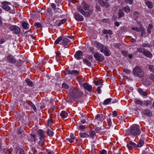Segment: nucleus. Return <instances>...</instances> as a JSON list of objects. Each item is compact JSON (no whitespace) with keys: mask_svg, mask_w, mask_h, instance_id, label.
Here are the masks:
<instances>
[{"mask_svg":"<svg viewBox=\"0 0 154 154\" xmlns=\"http://www.w3.org/2000/svg\"><path fill=\"white\" fill-rule=\"evenodd\" d=\"M141 131L139 126L137 124H134L132 125L129 129L128 130L126 133V135H128L131 134L134 136L140 135Z\"/></svg>","mask_w":154,"mask_h":154,"instance_id":"obj_1","label":"nucleus"},{"mask_svg":"<svg viewBox=\"0 0 154 154\" xmlns=\"http://www.w3.org/2000/svg\"><path fill=\"white\" fill-rule=\"evenodd\" d=\"M69 94L73 98L77 99L80 97L83 94L79 89L73 88H71Z\"/></svg>","mask_w":154,"mask_h":154,"instance_id":"obj_2","label":"nucleus"},{"mask_svg":"<svg viewBox=\"0 0 154 154\" xmlns=\"http://www.w3.org/2000/svg\"><path fill=\"white\" fill-rule=\"evenodd\" d=\"M132 72L134 75L139 77H142L143 75L141 68L138 66H136L134 68Z\"/></svg>","mask_w":154,"mask_h":154,"instance_id":"obj_3","label":"nucleus"},{"mask_svg":"<svg viewBox=\"0 0 154 154\" xmlns=\"http://www.w3.org/2000/svg\"><path fill=\"white\" fill-rule=\"evenodd\" d=\"M105 118V116L103 115L102 114H99L97 115L94 119V122L97 123L96 124L95 126H97L100 124V122H102Z\"/></svg>","mask_w":154,"mask_h":154,"instance_id":"obj_4","label":"nucleus"},{"mask_svg":"<svg viewBox=\"0 0 154 154\" xmlns=\"http://www.w3.org/2000/svg\"><path fill=\"white\" fill-rule=\"evenodd\" d=\"M94 57L97 61L102 62L104 59V56L98 52L95 53L94 55Z\"/></svg>","mask_w":154,"mask_h":154,"instance_id":"obj_5","label":"nucleus"},{"mask_svg":"<svg viewBox=\"0 0 154 154\" xmlns=\"http://www.w3.org/2000/svg\"><path fill=\"white\" fill-rule=\"evenodd\" d=\"M10 29L11 31L14 32L15 34H19L20 31V29L16 26H12L10 27Z\"/></svg>","mask_w":154,"mask_h":154,"instance_id":"obj_6","label":"nucleus"},{"mask_svg":"<svg viewBox=\"0 0 154 154\" xmlns=\"http://www.w3.org/2000/svg\"><path fill=\"white\" fill-rule=\"evenodd\" d=\"M74 17L75 20L78 21H82L84 20V18L80 14L76 12L74 14Z\"/></svg>","mask_w":154,"mask_h":154,"instance_id":"obj_7","label":"nucleus"},{"mask_svg":"<svg viewBox=\"0 0 154 154\" xmlns=\"http://www.w3.org/2000/svg\"><path fill=\"white\" fill-rule=\"evenodd\" d=\"M83 53L81 51H79L76 52L74 56L77 60H79L82 58Z\"/></svg>","mask_w":154,"mask_h":154,"instance_id":"obj_8","label":"nucleus"},{"mask_svg":"<svg viewBox=\"0 0 154 154\" xmlns=\"http://www.w3.org/2000/svg\"><path fill=\"white\" fill-rule=\"evenodd\" d=\"M7 59L8 61L11 63H14L16 62L15 58L11 55H8L7 57Z\"/></svg>","mask_w":154,"mask_h":154,"instance_id":"obj_9","label":"nucleus"},{"mask_svg":"<svg viewBox=\"0 0 154 154\" xmlns=\"http://www.w3.org/2000/svg\"><path fill=\"white\" fill-rule=\"evenodd\" d=\"M98 2L102 7L105 6L106 8H109V4L103 0H98Z\"/></svg>","mask_w":154,"mask_h":154,"instance_id":"obj_10","label":"nucleus"},{"mask_svg":"<svg viewBox=\"0 0 154 154\" xmlns=\"http://www.w3.org/2000/svg\"><path fill=\"white\" fill-rule=\"evenodd\" d=\"M84 88L89 92H91L92 90V86L88 83H85L83 85Z\"/></svg>","mask_w":154,"mask_h":154,"instance_id":"obj_11","label":"nucleus"},{"mask_svg":"<svg viewBox=\"0 0 154 154\" xmlns=\"http://www.w3.org/2000/svg\"><path fill=\"white\" fill-rule=\"evenodd\" d=\"M142 114L145 116H152V113L149 110L147 109H144L142 112Z\"/></svg>","mask_w":154,"mask_h":154,"instance_id":"obj_12","label":"nucleus"},{"mask_svg":"<svg viewBox=\"0 0 154 154\" xmlns=\"http://www.w3.org/2000/svg\"><path fill=\"white\" fill-rule=\"evenodd\" d=\"M37 134L40 137V139L43 140L45 138V133L44 131L41 129H39L37 131Z\"/></svg>","mask_w":154,"mask_h":154,"instance_id":"obj_13","label":"nucleus"},{"mask_svg":"<svg viewBox=\"0 0 154 154\" xmlns=\"http://www.w3.org/2000/svg\"><path fill=\"white\" fill-rule=\"evenodd\" d=\"M77 10L80 12L83 15L85 16H88V14L84 11L82 7L79 6L77 7Z\"/></svg>","mask_w":154,"mask_h":154,"instance_id":"obj_14","label":"nucleus"},{"mask_svg":"<svg viewBox=\"0 0 154 154\" xmlns=\"http://www.w3.org/2000/svg\"><path fill=\"white\" fill-rule=\"evenodd\" d=\"M136 144L131 141H129V143H128L127 145V146L128 149H132L133 148H135L136 147Z\"/></svg>","mask_w":154,"mask_h":154,"instance_id":"obj_15","label":"nucleus"},{"mask_svg":"<svg viewBox=\"0 0 154 154\" xmlns=\"http://www.w3.org/2000/svg\"><path fill=\"white\" fill-rule=\"evenodd\" d=\"M79 135L81 138H88L89 137V135L88 134V131L86 132L80 133Z\"/></svg>","mask_w":154,"mask_h":154,"instance_id":"obj_16","label":"nucleus"},{"mask_svg":"<svg viewBox=\"0 0 154 154\" xmlns=\"http://www.w3.org/2000/svg\"><path fill=\"white\" fill-rule=\"evenodd\" d=\"M143 54L149 58H151L152 56V54L149 51L146 50H145Z\"/></svg>","mask_w":154,"mask_h":154,"instance_id":"obj_17","label":"nucleus"},{"mask_svg":"<svg viewBox=\"0 0 154 154\" xmlns=\"http://www.w3.org/2000/svg\"><path fill=\"white\" fill-rule=\"evenodd\" d=\"M94 45L96 47L98 48H100L101 47H103V45L97 41H96L94 42Z\"/></svg>","mask_w":154,"mask_h":154,"instance_id":"obj_18","label":"nucleus"},{"mask_svg":"<svg viewBox=\"0 0 154 154\" xmlns=\"http://www.w3.org/2000/svg\"><path fill=\"white\" fill-rule=\"evenodd\" d=\"M70 40L66 38H63L62 42V45L64 46H65L67 44L69 43Z\"/></svg>","mask_w":154,"mask_h":154,"instance_id":"obj_19","label":"nucleus"},{"mask_svg":"<svg viewBox=\"0 0 154 154\" xmlns=\"http://www.w3.org/2000/svg\"><path fill=\"white\" fill-rule=\"evenodd\" d=\"M27 103H28V104L29 105H30L31 106V107L34 110L35 112H36L37 111V109L35 106L31 101H28Z\"/></svg>","mask_w":154,"mask_h":154,"instance_id":"obj_20","label":"nucleus"},{"mask_svg":"<svg viewBox=\"0 0 154 154\" xmlns=\"http://www.w3.org/2000/svg\"><path fill=\"white\" fill-rule=\"evenodd\" d=\"M119 14V18L120 19L121 18L124 16V14L122 10L121 9H119L118 11Z\"/></svg>","mask_w":154,"mask_h":154,"instance_id":"obj_21","label":"nucleus"},{"mask_svg":"<svg viewBox=\"0 0 154 154\" xmlns=\"http://www.w3.org/2000/svg\"><path fill=\"white\" fill-rule=\"evenodd\" d=\"M25 81L28 85L31 87H32L33 86V83L30 79H26L25 80Z\"/></svg>","mask_w":154,"mask_h":154,"instance_id":"obj_22","label":"nucleus"},{"mask_svg":"<svg viewBox=\"0 0 154 154\" xmlns=\"http://www.w3.org/2000/svg\"><path fill=\"white\" fill-rule=\"evenodd\" d=\"M68 114L65 111H62L60 114V116L62 118H65L67 117Z\"/></svg>","mask_w":154,"mask_h":154,"instance_id":"obj_23","label":"nucleus"},{"mask_svg":"<svg viewBox=\"0 0 154 154\" xmlns=\"http://www.w3.org/2000/svg\"><path fill=\"white\" fill-rule=\"evenodd\" d=\"M83 61L84 64H86L88 66L90 67L91 65V62L86 59H83Z\"/></svg>","mask_w":154,"mask_h":154,"instance_id":"obj_24","label":"nucleus"},{"mask_svg":"<svg viewBox=\"0 0 154 154\" xmlns=\"http://www.w3.org/2000/svg\"><path fill=\"white\" fill-rule=\"evenodd\" d=\"M82 5L85 10H88L89 8V5L86 4L85 2H82Z\"/></svg>","mask_w":154,"mask_h":154,"instance_id":"obj_25","label":"nucleus"},{"mask_svg":"<svg viewBox=\"0 0 154 154\" xmlns=\"http://www.w3.org/2000/svg\"><path fill=\"white\" fill-rule=\"evenodd\" d=\"M47 133L48 135L49 136H52L54 135V132L51 129H48Z\"/></svg>","mask_w":154,"mask_h":154,"instance_id":"obj_26","label":"nucleus"},{"mask_svg":"<svg viewBox=\"0 0 154 154\" xmlns=\"http://www.w3.org/2000/svg\"><path fill=\"white\" fill-rule=\"evenodd\" d=\"M138 92L140 93V94H142L143 95L146 96V92L145 91H143L142 89L140 88H139L138 89Z\"/></svg>","mask_w":154,"mask_h":154,"instance_id":"obj_27","label":"nucleus"},{"mask_svg":"<svg viewBox=\"0 0 154 154\" xmlns=\"http://www.w3.org/2000/svg\"><path fill=\"white\" fill-rule=\"evenodd\" d=\"M122 10L125 12L128 13L130 11V9L129 7L127 6L125 7H124L122 8Z\"/></svg>","mask_w":154,"mask_h":154,"instance_id":"obj_28","label":"nucleus"},{"mask_svg":"<svg viewBox=\"0 0 154 154\" xmlns=\"http://www.w3.org/2000/svg\"><path fill=\"white\" fill-rule=\"evenodd\" d=\"M31 32H29V31H27L24 33V35L25 36L26 38L27 39H29L30 36V33Z\"/></svg>","mask_w":154,"mask_h":154,"instance_id":"obj_29","label":"nucleus"},{"mask_svg":"<svg viewBox=\"0 0 154 154\" xmlns=\"http://www.w3.org/2000/svg\"><path fill=\"white\" fill-rule=\"evenodd\" d=\"M88 134H89V136H90L91 137L93 138V137L96 135V132L92 130L89 131Z\"/></svg>","mask_w":154,"mask_h":154,"instance_id":"obj_30","label":"nucleus"},{"mask_svg":"<svg viewBox=\"0 0 154 154\" xmlns=\"http://www.w3.org/2000/svg\"><path fill=\"white\" fill-rule=\"evenodd\" d=\"M22 25L24 29H28L29 26V25L25 22H23L22 23Z\"/></svg>","mask_w":154,"mask_h":154,"instance_id":"obj_31","label":"nucleus"},{"mask_svg":"<svg viewBox=\"0 0 154 154\" xmlns=\"http://www.w3.org/2000/svg\"><path fill=\"white\" fill-rule=\"evenodd\" d=\"M111 98H108L106 99L103 103V104L106 105L108 104L111 101Z\"/></svg>","mask_w":154,"mask_h":154,"instance_id":"obj_32","label":"nucleus"},{"mask_svg":"<svg viewBox=\"0 0 154 154\" xmlns=\"http://www.w3.org/2000/svg\"><path fill=\"white\" fill-rule=\"evenodd\" d=\"M2 8L6 11H9L10 9V8L8 5H4L2 6Z\"/></svg>","mask_w":154,"mask_h":154,"instance_id":"obj_33","label":"nucleus"},{"mask_svg":"<svg viewBox=\"0 0 154 154\" xmlns=\"http://www.w3.org/2000/svg\"><path fill=\"white\" fill-rule=\"evenodd\" d=\"M17 154H25L23 150L21 149L20 148L18 149L17 151Z\"/></svg>","mask_w":154,"mask_h":154,"instance_id":"obj_34","label":"nucleus"},{"mask_svg":"<svg viewBox=\"0 0 154 154\" xmlns=\"http://www.w3.org/2000/svg\"><path fill=\"white\" fill-rule=\"evenodd\" d=\"M148 69L151 72L154 73V66L152 65H149L148 66Z\"/></svg>","mask_w":154,"mask_h":154,"instance_id":"obj_35","label":"nucleus"},{"mask_svg":"<svg viewBox=\"0 0 154 154\" xmlns=\"http://www.w3.org/2000/svg\"><path fill=\"white\" fill-rule=\"evenodd\" d=\"M146 4V5L148 7V8L149 9H151L152 8V3L149 1H147Z\"/></svg>","mask_w":154,"mask_h":154,"instance_id":"obj_36","label":"nucleus"},{"mask_svg":"<svg viewBox=\"0 0 154 154\" xmlns=\"http://www.w3.org/2000/svg\"><path fill=\"white\" fill-rule=\"evenodd\" d=\"M62 37L61 36L58 38L54 42L55 44H58L62 39Z\"/></svg>","mask_w":154,"mask_h":154,"instance_id":"obj_37","label":"nucleus"},{"mask_svg":"<svg viewBox=\"0 0 154 154\" xmlns=\"http://www.w3.org/2000/svg\"><path fill=\"white\" fill-rule=\"evenodd\" d=\"M30 135L31 136V139L32 141L35 142L36 140L35 138L36 135L34 134H31Z\"/></svg>","mask_w":154,"mask_h":154,"instance_id":"obj_38","label":"nucleus"},{"mask_svg":"<svg viewBox=\"0 0 154 154\" xmlns=\"http://www.w3.org/2000/svg\"><path fill=\"white\" fill-rule=\"evenodd\" d=\"M79 74V72L77 70H72L71 71V75H75Z\"/></svg>","mask_w":154,"mask_h":154,"instance_id":"obj_39","label":"nucleus"},{"mask_svg":"<svg viewBox=\"0 0 154 154\" xmlns=\"http://www.w3.org/2000/svg\"><path fill=\"white\" fill-rule=\"evenodd\" d=\"M144 143V141L142 140H140L138 143V146L139 147L142 146Z\"/></svg>","mask_w":154,"mask_h":154,"instance_id":"obj_40","label":"nucleus"},{"mask_svg":"<svg viewBox=\"0 0 154 154\" xmlns=\"http://www.w3.org/2000/svg\"><path fill=\"white\" fill-rule=\"evenodd\" d=\"M143 47L150 48L152 46V45L148 43H144L142 45Z\"/></svg>","mask_w":154,"mask_h":154,"instance_id":"obj_41","label":"nucleus"},{"mask_svg":"<svg viewBox=\"0 0 154 154\" xmlns=\"http://www.w3.org/2000/svg\"><path fill=\"white\" fill-rule=\"evenodd\" d=\"M134 19L135 20H137L139 17V12L135 11L134 13Z\"/></svg>","mask_w":154,"mask_h":154,"instance_id":"obj_42","label":"nucleus"},{"mask_svg":"<svg viewBox=\"0 0 154 154\" xmlns=\"http://www.w3.org/2000/svg\"><path fill=\"white\" fill-rule=\"evenodd\" d=\"M101 47L100 49V51L102 53H104L105 52V50L107 49V48L106 47H104L103 45V47Z\"/></svg>","mask_w":154,"mask_h":154,"instance_id":"obj_43","label":"nucleus"},{"mask_svg":"<svg viewBox=\"0 0 154 154\" xmlns=\"http://www.w3.org/2000/svg\"><path fill=\"white\" fill-rule=\"evenodd\" d=\"M66 21V20L65 19H62L61 21H60L59 23L58 24V26H60L61 24H63L65 23Z\"/></svg>","mask_w":154,"mask_h":154,"instance_id":"obj_44","label":"nucleus"},{"mask_svg":"<svg viewBox=\"0 0 154 154\" xmlns=\"http://www.w3.org/2000/svg\"><path fill=\"white\" fill-rule=\"evenodd\" d=\"M79 129L80 130H85V126L81 125V124H79V127H78Z\"/></svg>","mask_w":154,"mask_h":154,"instance_id":"obj_45","label":"nucleus"},{"mask_svg":"<svg viewBox=\"0 0 154 154\" xmlns=\"http://www.w3.org/2000/svg\"><path fill=\"white\" fill-rule=\"evenodd\" d=\"M34 25L36 27V28H41L42 27L41 24L39 23H34Z\"/></svg>","mask_w":154,"mask_h":154,"instance_id":"obj_46","label":"nucleus"},{"mask_svg":"<svg viewBox=\"0 0 154 154\" xmlns=\"http://www.w3.org/2000/svg\"><path fill=\"white\" fill-rule=\"evenodd\" d=\"M151 103V102L149 100H146L144 102V104L146 106H148V105H150Z\"/></svg>","mask_w":154,"mask_h":154,"instance_id":"obj_47","label":"nucleus"},{"mask_svg":"<svg viewBox=\"0 0 154 154\" xmlns=\"http://www.w3.org/2000/svg\"><path fill=\"white\" fill-rule=\"evenodd\" d=\"M86 58L87 59L91 60V62H92V60L93 59V56L91 55H88Z\"/></svg>","mask_w":154,"mask_h":154,"instance_id":"obj_48","label":"nucleus"},{"mask_svg":"<svg viewBox=\"0 0 154 154\" xmlns=\"http://www.w3.org/2000/svg\"><path fill=\"white\" fill-rule=\"evenodd\" d=\"M94 83L96 85H98L102 84L101 81V80H99L95 82Z\"/></svg>","mask_w":154,"mask_h":154,"instance_id":"obj_49","label":"nucleus"},{"mask_svg":"<svg viewBox=\"0 0 154 154\" xmlns=\"http://www.w3.org/2000/svg\"><path fill=\"white\" fill-rule=\"evenodd\" d=\"M2 151L4 152L5 153V154L6 153L7 154H11V152L9 151H8V149H3Z\"/></svg>","mask_w":154,"mask_h":154,"instance_id":"obj_50","label":"nucleus"},{"mask_svg":"<svg viewBox=\"0 0 154 154\" xmlns=\"http://www.w3.org/2000/svg\"><path fill=\"white\" fill-rule=\"evenodd\" d=\"M135 103L137 104H138L140 105H142L143 102L142 101L140 100H136Z\"/></svg>","mask_w":154,"mask_h":154,"instance_id":"obj_51","label":"nucleus"},{"mask_svg":"<svg viewBox=\"0 0 154 154\" xmlns=\"http://www.w3.org/2000/svg\"><path fill=\"white\" fill-rule=\"evenodd\" d=\"M123 72H125L126 73L129 74L131 71L128 69L127 68H125L123 70Z\"/></svg>","mask_w":154,"mask_h":154,"instance_id":"obj_52","label":"nucleus"},{"mask_svg":"<svg viewBox=\"0 0 154 154\" xmlns=\"http://www.w3.org/2000/svg\"><path fill=\"white\" fill-rule=\"evenodd\" d=\"M114 47L117 48H119L121 46V45L119 43H117L114 44Z\"/></svg>","mask_w":154,"mask_h":154,"instance_id":"obj_53","label":"nucleus"},{"mask_svg":"<svg viewBox=\"0 0 154 154\" xmlns=\"http://www.w3.org/2000/svg\"><path fill=\"white\" fill-rule=\"evenodd\" d=\"M137 51L139 52H142L143 54V53L144 52L145 49L143 48H137Z\"/></svg>","mask_w":154,"mask_h":154,"instance_id":"obj_54","label":"nucleus"},{"mask_svg":"<svg viewBox=\"0 0 154 154\" xmlns=\"http://www.w3.org/2000/svg\"><path fill=\"white\" fill-rule=\"evenodd\" d=\"M62 86V87L63 88H64L65 89H68L69 87V85H67V84H66L65 83H63V84Z\"/></svg>","mask_w":154,"mask_h":154,"instance_id":"obj_55","label":"nucleus"},{"mask_svg":"<svg viewBox=\"0 0 154 154\" xmlns=\"http://www.w3.org/2000/svg\"><path fill=\"white\" fill-rule=\"evenodd\" d=\"M107 122L108 124V125L109 127H110L112 125L111 120L110 119H107Z\"/></svg>","mask_w":154,"mask_h":154,"instance_id":"obj_56","label":"nucleus"},{"mask_svg":"<svg viewBox=\"0 0 154 154\" xmlns=\"http://www.w3.org/2000/svg\"><path fill=\"white\" fill-rule=\"evenodd\" d=\"M1 4L3 5H10L11 3L10 2L6 1H3L1 2Z\"/></svg>","mask_w":154,"mask_h":154,"instance_id":"obj_57","label":"nucleus"},{"mask_svg":"<svg viewBox=\"0 0 154 154\" xmlns=\"http://www.w3.org/2000/svg\"><path fill=\"white\" fill-rule=\"evenodd\" d=\"M113 154H121L120 151L119 150H115L113 152Z\"/></svg>","mask_w":154,"mask_h":154,"instance_id":"obj_58","label":"nucleus"},{"mask_svg":"<svg viewBox=\"0 0 154 154\" xmlns=\"http://www.w3.org/2000/svg\"><path fill=\"white\" fill-rule=\"evenodd\" d=\"M96 126V127L95 129V130L96 131V132L97 133H99L100 132V131L101 130V129L99 128L98 127H97V126Z\"/></svg>","mask_w":154,"mask_h":154,"instance_id":"obj_59","label":"nucleus"},{"mask_svg":"<svg viewBox=\"0 0 154 154\" xmlns=\"http://www.w3.org/2000/svg\"><path fill=\"white\" fill-rule=\"evenodd\" d=\"M104 54L107 56H109V52L108 48L105 50V52H104Z\"/></svg>","mask_w":154,"mask_h":154,"instance_id":"obj_60","label":"nucleus"},{"mask_svg":"<svg viewBox=\"0 0 154 154\" xmlns=\"http://www.w3.org/2000/svg\"><path fill=\"white\" fill-rule=\"evenodd\" d=\"M126 2L128 3L130 5L133 4V0H125Z\"/></svg>","mask_w":154,"mask_h":154,"instance_id":"obj_61","label":"nucleus"},{"mask_svg":"<svg viewBox=\"0 0 154 154\" xmlns=\"http://www.w3.org/2000/svg\"><path fill=\"white\" fill-rule=\"evenodd\" d=\"M100 154H106L107 152L106 150H105L104 149H103L100 152Z\"/></svg>","mask_w":154,"mask_h":154,"instance_id":"obj_62","label":"nucleus"},{"mask_svg":"<svg viewBox=\"0 0 154 154\" xmlns=\"http://www.w3.org/2000/svg\"><path fill=\"white\" fill-rule=\"evenodd\" d=\"M149 79L152 80L154 82V75L151 74L149 76Z\"/></svg>","mask_w":154,"mask_h":154,"instance_id":"obj_63","label":"nucleus"},{"mask_svg":"<svg viewBox=\"0 0 154 154\" xmlns=\"http://www.w3.org/2000/svg\"><path fill=\"white\" fill-rule=\"evenodd\" d=\"M100 88H101V87H100L99 86L97 87V93L99 94H101V90L100 89Z\"/></svg>","mask_w":154,"mask_h":154,"instance_id":"obj_64","label":"nucleus"}]
</instances>
